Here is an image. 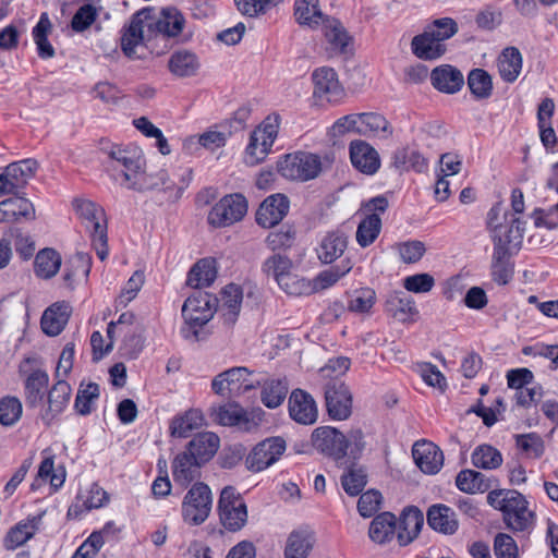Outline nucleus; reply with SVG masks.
Listing matches in <instances>:
<instances>
[{
  "mask_svg": "<svg viewBox=\"0 0 558 558\" xmlns=\"http://www.w3.org/2000/svg\"><path fill=\"white\" fill-rule=\"evenodd\" d=\"M107 166L111 178L129 190L144 192L159 187L169 189L167 172L160 170L156 174L146 173L145 157L135 145L113 146L108 153Z\"/></svg>",
  "mask_w": 558,
  "mask_h": 558,
  "instance_id": "1",
  "label": "nucleus"
},
{
  "mask_svg": "<svg viewBox=\"0 0 558 558\" xmlns=\"http://www.w3.org/2000/svg\"><path fill=\"white\" fill-rule=\"evenodd\" d=\"M487 502L502 512L508 529L518 533H530L535 524V513L527 509V500L515 489H494L487 495Z\"/></svg>",
  "mask_w": 558,
  "mask_h": 558,
  "instance_id": "2",
  "label": "nucleus"
},
{
  "mask_svg": "<svg viewBox=\"0 0 558 558\" xmlns=\"http://www.w3.org/2000/svg\"><path fill=\"white\" fill-rule=\"evenodd\" d=\"M149 9L137 11L121 29V49L128 58H138L136 49L140 46L154 49V39L149 33Z\"/></svg>",
  "mask_w": 558,
  "mask_h": 558,
  "instance_id": "3",
  "label": "nucleus"
},
{
  "mask_svg": "<svg viewBox=\"0 0 558 558\" xmlns=\"http://www.w3.org/2000/svg\"><path fill=\"white\" fill-rule=\"evenodd\" d=\"M278 172L286 179L305 182L322 171L320 158L312 153L288 154L277 162Z\"/></svg>",
  "mask_w": 558,
  "mask_h": 558,
  "instance_id": "4",
  "label": "nucleus"
},
{
  "mask_svg": "<svg viewBox=\"0 0 558 558\" xmlns=\"http://www.w3.org/2000/svg\"><path fill=\"white\" fill-rule=\"evenodd\" d=\"M279 130V118L267 117L250 135L245 148V163L255 166L262 162L270 153L277 138Z\"/></svg>",
  "mask_w": 558,
  "mask_h": 558,
  "instance_id": "5",
  "label": "nucleus"
},
{
  "mask_svg": "<svg viewBox=\"0 0 558 558\" xmlns=\"http://www.w3.org/2000/svg\"><path fill=\"white\" fill-rule=\"evenodd\" d=\"M213 507V495L209 486L196 482L185 494L182 501V518L185 522L199 525L209 517Z\"/></svg>",
  "mask_w": 558,
  "mask_h": 558,
  "instance_id": "6",
  "label": "nucleus"
},
{
  "mask_svg": "<svg viewBox=\"0 0 558 558\" xmlns=\"http://www.w3.org/2000/svg\"><path fill=\"white\" fill-rule=\"evenodd\" d=\"M219 519L222 526L230 531H240L247 521L244 499L233 486H226L218 500Z\"/></svg>",
  "mask_w": 558,
  "mask_h": 558,
  "instance_id": "7",
  "label": "nucleus"
},
{
  "mask_svg": "<svg viewBox=\"0 0 558 558\" xmlns=\"http://www.w3.org/2000/svg\"><path fill=\"white\" fill-rule=\"evenodd\" d=\"M312 82L313 98L316 105L338 104L345 95L338 74L332 68L322 66L314 70Z\"/></svg>",
  "mask_w": 558,
  "mask_h": 558,
  "instance_id": "8",
  "label": "nucleus"
},
{
  "mask_svg": "<svg viewBox=\"0 0 558 558\" xmlns=\"http://www.w3.org/2000/svg\"><path fill=\"white\" fill-rule=\"evenodd\" d=\"M247 213V201L240 194L223 196L214 205L208 214V223L221 228L231 226L244 218Z\"/></svg>",
  "mask_w": 558,
  "mask_h": 558,
  "instance_id": "9",
  "label": "nucleus"
},
{
  "mask_svg": "<svg viewBox=\"0 0 558 558\" xmlns=\"http://www.w3.org/2000/svg\"><path fill=\"white\" fill-rule=\"evenodd\" d=\"M262 413L260 409L248 412L240 404L230 402L219 407L214 415L215 421L222 426L236 427L242 432H251L259 425Z\"/></svg>",
  "mask_w": 558,
  "mask_h": 558,
  "instance_id": "10",
  "label": "nucleus"
},
{
  "mask_svg": "<svg viewBox=\"0 0 558 558\" xmlns=\"http://www.w3.org/2000/svg\"><path fill=\"white\" fill-rule=\"evenodd\" d=\"M286 451V441L281 437H269L258 442L246 457V468L260 472L276 463Z\"/></svg>",
  "mask_w": 558,
  "mask_h": 558,
  "instance_id": "11",
  "label": "nucleus"
},
{
  "mask_svg": "<svg viewBox=\"0 0 558 558\" xmlns=\"http://www.w3.org/2000/svg\"><path fill=\"white\" fill-rule=\"evenodd\" d=\"M325 402L328 415L336 421L347 420L352 413V393L340 379L325 385Z\"/></svg>",
  "mask_w": 558,
  "mask_h": 558,
  "instance_id": "12",
  "label": "nucleus"
},
{
  "mask_svg": "<svg viewBox=\"0 0 558 558\" xmlns=\"http://www.w3.org/2000/svg\"><path fill=\"white\" fill-rule=\"evenodd\" d=\"M313 447L337 463L345 458V436L331 426H320L312 433Z\"/></svg>",
  "mask_w": 558,
  "mask_h": 558,
  "instance_id": "13",
  "label": "nucleus"
},
{
  "mask_svg": "<svg viewBox=\"0 0 558 558\" xmlns=\"http://www.w3.org/2000/svg\"><path fill=\"white\" fill-rule=\"evenodd\" d=\"M184 25L185 17L175 7L163 8L156 20L149 15V33L154 40L175 38L182 33Z\"/></svg>",
  "mask_w": 558,
  "mask_h": 558,
  "instance_id": "14",
  "label": "nucleus"
},
{
  "mask_svg": "<svg viewBox=\"0 0 558 558\" xmlns=\"http://www.w3.org/2000/svg\"><path fill=\"white\" fill-rule=\"evenodd\" d=\"M44 459L37 469V494L51 495L63 486L65 470L62 465L54 466V457L47 450L43 451Z\"/></svg>",
  "mask_w": 558,
  "mask_h": 558,
  "instance_id": "15",
  "label": "nucleus"
},
{
  "mask_svg": "<svg viewBox=\"0 0 558 558\" xmlns=\"http://www.w3.org/2000/svg\"><path fill=\"white\" fill-rule=\"evenodd\" d=\"M289 415L299 424L312 425L317 421L318 410L314 398L303 389L292 390L289 397Z\"/></svg>",
  "mask_w": 558,
  "mask_h": 558,
  "instance_id": "16",
  "label": "nucleus"
},
{
  "mask_svg": "<svg viewBox=\"0 0 558 558\" xmlns=\"http://www.w3.org/2000/svg\"><path fill=\"white\" fill-rule=\"evenodd\" d=\"M289 198L283 194L268 196L256 211V222L263 228H272L288 214Z\"/></svg>",
  "mask_w": 558,
  "mask_h": 558,
  "instance_id": "17",
  "label": "nucleus"
},
{
  "mask_svg": "<svg viewBox=\"0 0 558 558\" xmlns=\"http://www.w3.org/2000/svg\"><path fill=\"white\" fill-rule=\"evenodd\" d=\"M350 159L352 166L360 172L373 175L380 167V158L377 150L368 143L355 140L350 143Z\"/></svg>",
  "mask_w": 558,
  "mask_h": 558,
  "instance_id": "18",
  "label": "nucleus"
},
{
  "mask_svg": "<svg viewBox=\"0 0 558 558\" xmlns=\"http://www.w3.org/2000/svg\"><path fill=\"white\" fill-rule=\"evenodd\" d=\"M75 213L82 220L89 236L107 231V219L102 207L88 199L75 198L73 201Z\"/></svg>",
  "mask_w": 558,
  "mask_h": 558,
  "instance_id": "19",
  "label": "nucleus"
},
{
  "mask_svg": "<svg viewBox=\"0 0 558 558\" xmlns=\"http://www.w3.org/2000/svg\"><path fill=\"white\" fill-rule=\"evenodd\" d=\"M415 464L425 474H436L444 464L442 451L429 441L415 442L412 449Z\"/></svg>",
  "mask_w": 558,
  "mask_h": 558,
  "instance_id": "20",
  "label": "nucleus"
},
{
  "mask_svg": "<svg viewBox=\"0 0 558 558\" xmlns=\"http://www.w3.org/2000/svg\"><path fill=\"white\" fill-rule=\"evenodd\" d=\"M428 526L444 535H452L459 529V521L452 508L444 504L432 505L426 513Z\"/></svg>",
  "mask_w": 558,
  "mask_h": 558,
  "instance_id": "21",
  "label": "nucleus"
},
{
  "mask_svg": "<svg viewBox=\"0 0 558 558\" xmlns=\"http://www.w3.org/2000/svg\"><path fill=\"white\" fill-rule=\"evenodd\" d=\"M424 524L423 512L414 506L405 508L397 521V538L400 546L410 544Z\"/></svg>",
  "mask_w": 558,
  "mask_h": 558,
  "instance_id": "22",
  "label": "nucleus"
},
{
  "mask_svg": "<svg viewBox=\"0 0 558 558\" xmlns=\"http://www.w3.org/2000/svg\"><path fill=\"white\" fill-rule=\"evenodd\" d=\"M322 26L328 43L327 50L330 54H347L351 50L350 46L353 39L339 20L335 17L326 19Z\"/></svg>",
  "mask_w": 558,
  "mask_h": 558,
  "instance_id": "23",
  "label": "nucleus"
},
{
  "mask_svg": "<svg viewBox=\"0 0 558 558\" xmlns=\"http://www.w3.org/2000/svg\"><path fill=\"white\" fill-rule=\"evenodd\" d=\"M385 310L389 315L401 323L413 322L414 317L418 315L413 298L403 291L389 292L386 299Z\"/></svg>",
  "mask_w": 558,
  "mask_h": 558,
  "instance_id": "24",
  "label": "nucleus"
},
{
  "mask_svg": "<svg viewBox=\"0 0 558 558\" xmlns=\"http://www.w3.org/2000/svg\"><path fill=\"white\" fill-rule=\"evenodd\" d=\"M430 82L441 93L456 94L462 88L464 77L459 69L450 64H442L432 71Z\"/></svg>",
  "mask_w": 558,
  "mask_h": 558,
  "instance_id": "25",
  "label": "nucleus"
},
{
  "mask_svg": "<svg viewBox=\"0 0 558 558\" xmlns=\"http://www.w3.org/2000/svg\"><path fill=\"white\" fill-rule=\"evenodd\" d=\"M347 247L348 235L343 231H330L320 240L317 257L323 264H331L344 254Z\"/></svg>",
  "mask_w": 558,
  "mask_h": 558,
  "instance_id": "26",
  "label": "nucleus"
},
{
  "mask_svg": "<svg viewBox=\"0 0 558 558\" xmlns=\"http://www.w3.org/2000/svg\"><path fill=\"white\" fill-rule=\"evenodd\" d=\"M70 317V307L65 302L51 304L40 318V328L49 337L60 335L65 328Z\"/></svg>",
  "mask_w": 558,
  "mask_h": 558,
  "instance_id": "27",
  "label": "nucleus"
},
{
  "mask_svg": "<svg viewBox=\"0 0 558 558\" xmlns=\"http://www.w3.org/2000/svg\"><path fill=\"white\" fill-rule=\"evenodd\" d=\"M203 463L185 451L179 453L172 462V477L177 485L187 487L201 476Z\"/></svg>",
  "mask_w": 558,
  "mask_h": 558,
  "instance_id": "28",
  "label": "nucleus"
},
{
  "mask_svg": "<svg viewBox=\"0 0 558 558\" xmlns=\"http://www.w3.org/2000/svg\"><path fill=\"white\" fill-rule=\"evenodd\" d=\"M315 542V533L308 527L292 531L286 543L284 558H307Z\"/></svg>",
  "mask_w": 558,
  "mask_h": 558,
  "instance_id": "29",
  "label": "nucleus"
},
{
  "mask_svg": "<svg viewBox=\"0 0 558 558\" xmlns=\"http://www.w3.org/2000/svg\"><path fill=\"white\" fill-rule=\"evenodd\" d=\"M219 444L220 439L216 434L199 433L187 444L185 452L205 464L216 454Z\"/></svg>",
  "mask_w": 558,
  "mask_h": 558,
  "instance_id": "30",
  "label": "nucleus"
},
{
  "mask_svg": "<svg viewBox=\"0 0 558 558\" xmlns=\"http://www.w3.org/2000/svg\"><path fill=\"white\" fill-rule=\"evenodd\" d=\"M411 49L418 59L435 60L446 52V45L428 29L412 38Z\"/></svg>",
  "mask_w": 558,
  "mask_h": 558,
  "instance_id": "31",
  "label": "nucleus"
},
{
  "mask_svg": "<svg viewBox=\"0 0 558 558\" xmlns=\"http://www.w3.org/2000/svg\"><path fill=\"white\" fill-rule=\"evenodd\" d=\"M201 62L195 52L187 49L174 51L168 61L170 73L177 77H191L197 74Z\"/></svg>",
  "mask_w": 558,
  "mask_h": 558,
  "instance_id": "32",
  "label": "nucleus"
},
{
  "mask_svg": "<svg viewBox=\"0 0 558 558\" xmlns=\"http://www.w3.org/2000/svg\"><path fill=\"white\" fill-rule=\"evenodd\" d=\"M294 16L301 26H307L311 29H317L322 26L326 19L319 8V0H295Z\"/></svg>",
  "mask_w": 558,
  "mask_h": 558,
  "instance_id": "33",
  "label": "nucleus"
},
{
  "mask_svg": "<svg viewBox=\"0 0 558 558\" xmlns=\"http://www.w3.org/2000/svg\"><path fill=\"white\" fill-rule=\"evenodd\" d=\"M77 500H82V505L71 506L68 511L69 517L80 518L84 511L104 507L109 501V495L97 483H94L86 494L77 495Z\"/></svg>",
  "mask_w": 558,
  "mask_h": 558,
  "instance_id": "34",
  "label": "nucleus"
},
{
  "mask_svg": "<svg viewBox=\"0 0 558 558\" xmlns=\"http://www.w3.org/2000/svg\"><path fill=\"white\" fill-rule=\"evenodd\" d=\"M71 386L63 379L58 380L48 393V411L43 415V421L50 424L54 416L60 414L70 401Z\"/></svg>",
  "mask_w": 558,
  "mask_h": 558,
  "instance_id": "35",
  "label": "nucleus"
},
{
  "mask_svg": "<svg viewBox=\"0 0 558 558\" xmlns=\"http://www.w3.org/2000/svg\"><path fill=\"white\" fill-rule=\"evenodd\" d=\"M397 535V518L391 512L377 514L369 524L368 535L377 544L390 542Z\"/></svg>",
  "mask_w": 558,
  "mask_h": 558,
  "instance_id": "36",
  "label": "nucleus"
},
{
  "mask_svg": "<svg viewBox=\"0 0 558 558\" xmlns=\"http://www.w3.org/2000/svg\"><path fill=\"white\" fill-rule=\"evenodd\" d=\"M217 278L216 260L211 258L199 259L187 274L186 283L194 289L209 287Z\"/></svg>",
  "mask_w": 558,
  "mask_h": 558,
  "instance_id": "37",
  "label": "nucleus"
},
{
  "mask_svg": "<svg viewBox=\"0 0 558 558\" xmlns=\"http://www.w3.org/2000/svg\"><path fill=\"white\" fill-rule=\"evenodd\" d=\"M35 535V517L28 515L13 525L5 534L2 545L7 550H14Z\"/></svg>",
  "mask_w": 558,
  "mask_h": 558,
  "instance_id": "38",
  "label": "nucleus"
},
{
  "mask_svg": "<svg viewBox=\"0 0 558 558\" xmlns=\"http://www.w3.org/2000/svg\"><path fill=\"white\" fill-rule=\"evenodd\" d=\"M522 70V54L515 47H507L498 59L500 77L507 83H513Z\"/></svg>",
  "mask_w": 558,
  "mask_h": 558,
  "instance_id": "39",
  "label": "nucleus"
},
{
  "mask_svg": "<svg viewBox=\"0 0 558 558\" xmlns=\"http://www.w3.org/2000/svg\"><path fill=\"white\" fill-rule=\"evenodd\" d=\"M360 135L388 138L392 134V129L384 116L376 112H364L360 113Z\"/></svg>",
  "mask_w": 558,
  "mask_h": 558,
  "instance_id": "40",
  "label": "nucleus"
},
{
  "mask_svg": "<svg viewBox=\"0 0 558 558\" xmlns=\"http://www.w3.org/2000/svg\"><path fill=\"white\" fill-rule=\"evenodd\" d=\"M252 372L244 366H236L223 372L227 378V388H229V396H240L250 390L255 389L259 383H252L248 376Z\"/></svg>",
  "mask_w": 558,
  "mask_h": 558,
  "instance_id": "41",
  "label": "nucleus"
},
{
  "mask_svg": "<svg viewBox=\"0 0 558 558\" xmlns=\"http://www.w3.org/2000/svg\"><path fill=\"white\" fill-rule=\"evenodd\" d=\"M456 485L461 492L476 494L490 489L492 482L483 473L466 469L458 473Z\"/></svg>",
  "mask_w": 558,
  "mask_h": 558,
  "instance_id": "42",
  "label": "nucleus"
},
{
  "mask_svg": "<svg viewBox=\"0 0 558 558\" xmlns=\"http://www.w3.org/2000/svg\"><path fill=\"white\" fill-rule=\"evenodd\" d=\"M204 416L199 410L191 409L183 415L173 417L170 429L171 435L179 438H186L190 434L203 426Z\"/></svg>",
  "mask_w": 558,
  "mask_h": 558,
  "instance_id": "43",
  "label": "nucleus"
},
{
  "mask_svg": "<svg viewBox=\"0 0 558 558\" xmlns=\"http://www.w3.org/2000/svg\"><path fill=\"white\" fill-rule=\"evenodd\" d=\"M393 166L401 170L422 173L427 170V159L416 149L400 148L393 155Z\"/></svg>",
  "mask_w": 558,
  "mask_h": 558,
  "instance_id": "44",
  "label": "nucleus"
},
{
  "mask_svg": "<svg viewBox=\"0 0 558 558\" xmlns=\"http://www.w3.org/2000/svg\"><path fill=\"white\" fill-rule=\"evenodd\" d=\"M288 393V383L283 379H269L265 381L260 392V400L268 409H276L282 404Z\"/></svg>",
  "mask_w": 558,
  "mask_h": 558,
  "instance_id": "45",
  "label": "nucleus"
},
{
  "mask_svg": "<svg viewBox=\"0 0 558 558\" xmlns=\"http://www.w3.org/2000/svg\"><path fill=\"white\" fill-rule=\"evenodd\" d=\"M61 255L52 247H45L37 252V277L50 279L60 270Z\"/></svg>",
  "mask_w": 558,
  "mask_h": 558,
  "instance_id": "46",
  "label": "nucleus"
},
{
  "mask_svg": "<svg viewBox=\"0 0 558 558\" xmlns=\"http://www.w3.org/2000/svg\"><path fill=\"white\" fill-rule=\"evenodd\" d=\"M468 86L475 99H487L493 94V80L483 69H473L468 75Z\"/></svg>",
  "mask_w": 558,
  "mask_h": 558,
  "instance_id": "47",
  "label": "nucleus"
},
{
  "mask_svg": "<svg viewBox=\"0 0 558 558\" xmlns=\"http://www.w3.org/2000/svg\"><path fill=\"white\" fill-rule=\"evenodd\" d=\"M367 484L366 470L355 463H351L341 476V485L349 496L360 495Z\"/></svg>",
  "mask_w": 558,
  "mask_h": 558,
  "instance_id": "48",
  "label": "nucleus"
},
{
  "mask_svg": "<svg viewBox=\"0 0 558 558\" xmlns=\"http://www.w3.org/2000/svg\"><path fill=\"white\" fill-rule=\"evenodd\" d=\"M214 312L205 310L202 313H182L184 326L181 328V335L185 339H202L203 327L213 318Z\"/></svg>",
  "mask_w": 558,
  "mask_h": 558,
  "instance_id": "49",
  "label": "nucleus"
},
{
  "mask_svg": "<svg viewBox=\"0 0 558 558\" xmlns=\"http://www.w3.org/2000/svg\"><path fill=\"white\" fill-rule=\"evenodd\" d=\"M243 299V291L240 286L230 283L226 286L220 292V299L218 303H221V307L228 311L227 319L234 322L240 313L241 304Z\"/></svg>",
  "mask_w": 558,
  "mask_h": 558,
  "instance_id": "50",
  "label": "nucleus"
},
{
  "mask_svg": "<svg viewBox=\"0 0 558 558\" xmlns=\"http://www.w3.org/2000/svg\"><path fill=\"white\" fill-rule=\"evenodd\" d=\"M381 219L378 214L367 215L357 226L356 242L362 247L369 246L379 235Z\"/></svg>",
  "mask_w": 558,
  "mask_h": 558,
  "instance_id": "51",
  "label": "nucleus"
},
{
  "mask_svg": "<svg viewBox=\"0 0 558 558\" xmlns=\"http://www.w3.org/2000/svg\"><path fill=\"white\" fill-rule=\"evenodd\" d=\"M351 269V260L343 259L340 265H336L329 269L320 271L314 282H312V286L315 287V291L328 289L344 277Z\"/></svg>",
  "mask_w": 558,
  "mask_h": 558,
  "instance_id": "52",
  "label": "nucleus"
},
{
  "mask_svg": "<svg viewBox=\"0 0 558 558\" xmlns=\"http://www.w3.org/2000/svg\"><path fill=\"white\" fill-rule=\"evenodd\" d=\"M471 458L474 466L484 470L497 469L502 463L501 453L489 445L478 446Z\"/></svg>",
  "mask_w": 558,
  "mask_h": 558,
  "instance_id": "53",
  "label": "nucleus"
},
{
  "mask_svg": "<svg viewBox=\"0 0 558 558\" xmlns=\"http://www.w3.org/2000/svg\"><path fill=\"white\" fill-rule=\"evenodd\" d=\"M277 283L280 289L289 295H308L315 291V287L312 286L310 280L302 278L292 271H290L286 277H282L277 281Z\"/></svg>",
  "mask_w": 558,
  "mask_h": 558,
  "instance_id": "54",
  "label": "nucleus"
},
{
  "mask_svg": "<svg viewBox=\"0 0 558 558\" xmlns=\"http://www.w3.org/2000/svg\"><path fill=\"white\" fill-rule=\"evenodd\" d=\"M8 175L13 180L17 191L23 189L33 177L35 170V159L27 158L7 166Z\"/></svg>",
  "mask_w": 558,
  "mask_h": 558,
  "instance_id": "55",
  "label": "nucleus"
},
{
  "mask_svg": "<svg viewBox=\"0 0 558 558\" xmlns=\"http://www.w3.org/2000/svg\"><path fill=\"white\" fill-rule=\"evenodd\" d=\"M99 385L96 383L81 385L74 402L76 412L80 415H88L93 410L92 404L99 398Z\"/></svg>",
  "mask_w": 558,
  "mask_h": 558,
  "instance_id": "56",
  "label": "nucleus"
},
{
  "mask_svg": "<svg viewBox=\"0 0 558 558\" xmlns=\"http://www.w3.org/2000/svg\"><path fill=\"white\" fill-rule=\"evenodd\" d=\"M376 301V292L372 288H361L355 290L350 298L348 308L357 314L368 313Z\"/></svg>",
  "mask_w": 558,
  "mask_h": 558,
  "instance_id": "57",
  "label": "nucleus"
},
{
  "mask_svg": "<svg viewBox=\"0 0 558 558\" xmlns=\"http://www.w3.org/2000/svg\"><path fill=\"white\" fill-rule=\"evenodd\" d=\"M292 269V260L281 254H274L269 256L263 264V271L268 276H272L274 279L279 281L282 277H286Z\"/></svg>",
  "mask_w": 558,
  "mask_h": 558,
  "instance_id": "58",
  "label": "nucleus"
},
{
  "mask_svg": "<svg viewBox=\"0 0 558 558\" xmlns=\"http://www.w3.org/2000/svg\"><path fill=\"white\" fill-rule=\"evenodd\" d=\"M14 240V246L17 254L23 259H29L35 253V236L31 231L23 228H14L11 230Z\"/></svg>",
  "mask_w": 558,
  "mask_h": 558,
  "instance_id": "59",
  "label": "nucleus"
},
{
  "mask_svg": "<svg viewBox=\"0 0 558 558\" xmlns=\"http://www.w3.org/2000/svg\"><path fill=\"white\" fill-rule=\"evenodd\" d=\"M22 415V403L15 397H4L0 400V424L14 425Z\"/></svg>",
  "mask_w": 558,
  "mask_h": 558,
  "instance_id": "60",
  "label": "nucleus"
},
{
  "mask_svg": "<svg viewBox=\"0 0 558 558\" xmlns=\"http://www.w3.org/2000/svg\"><path fill=\"white\" fill-rule=\"evenodd\" d=\"M86 2L78 8L71 20V27L77 33L86 31L98 16V11L93 4L94 2Z\"/></svg>",
  "mask_w": 558,
  "mask_h": 558,
  "instance_id": "61",
  "label": "nucleus"
},
{
  "mask_svg": "<svg viewBox=\"0 0 558 558\" xmlns=\"http://www.w3.org/2000/svg\"><path fill=\"white\" fill-rule=\"evenodd\" d=\"M218 303L217 298H211L207 293L198 291L192 296L187 298L182 306V313H202L205 310L213 311V307Z\"/></svg>",
  "mask_w": 558,
  "mask_h": 558,
  "instance_id": "62",
  "label": "nucleus"
},
{
  "mask_svg": "<svg viewBox=\"0 0 558 558\" xmlns=\"http://www.w3.org/2000/svg\"><path fill=\"white\" fill-rule=\"evenodd\" d=\"M517 446L533 458L542 457L545 451L544 441L536 433L518 435Z\"/></svg>",
  "mask_w": 558,
  "mask_h": 558,
  "instance_id": "63",
  "label": "nucleus"
},
{
  "mask_svg": "<svg viewBox=\"0 0 558 558\" xmlns=\"http://www.w3.org/2000/svg\"><path fill=\"white\" fill-rule=\"evenodd\" d=\"M494 553L496 558H518L515 541L506 533H498L494 538Z\"/></svg>",
  "mask_w": 558,
  "mask_h": 558,
  "instance_id": "64",
  "label": "nucleus"
}]
</instances>
